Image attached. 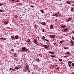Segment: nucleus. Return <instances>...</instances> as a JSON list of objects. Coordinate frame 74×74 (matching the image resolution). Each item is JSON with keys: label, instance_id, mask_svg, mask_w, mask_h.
<instances>
[{"label": "nucleus", "instance_id": "f257e3e1", "mask_svg": "<svg viewBox=\"0 0 74 74\" xmlns=\"http://www.w3.org/2000/svg\"><path fill=\"white\" fill-rule=\"evenodd\" d=\"M21 49L23 51H28V49H27L25 47H22Z\"/></svg>", "mask_w": 74, "mask_h": 74}, {"label": "nucleus", "instance_id": "f03ea898", "mask_svg": "<svg viewBox=\"0 0 74 74\" xmlns=\"http://www.w3.org/2000/svg\"><path fill=\"white\" fill-rule=\"evenodd\" d=\"M29 69V67L28 65H26L25 66V71H24L25 72H26V71H27V70H28Z\"/></svg>", "mask_w": 74, "mask_h": 74}, {"label": "nucleus", "instance_id": "7ed1b4c3", "mask_svg": "<svg viewBox=\"0 0 74 74\" xmlns=\"http://www.w3.org/2000/svg\"><path fill=\"white\" fill-rule=\"evenodd\" d=\"M42 45H43V47H45V48L46 49H47V48H48V47H49V45L48 46L47 45H44L43 44H42Z\"/></svg>", "mask_w": 74, "mask_h": 74}, {"label": "nucleus", "instance_id": "20e7f679", "mask_svg": "<svg viewBox=\"0 0 74 74\" xmlns=\"http://www.w3.org/2000/svg\"><path fill=\"white\" fill-rule=\"evenodd\" d=\"M49 37H50L51 38H53L55 37V35H50Z\"/></svg>", "mask_w": 74, "mask_h": 74}, {"label": "nucleus", "instance_id": "39448f33", "mask_svg": "<svg viewBox=\"0 0 74 74\" xmlns=\"http://www.w3.org/2000/svg\"><path fill=\"white\" fill-rule=\"evenodd\" d=\"M53 44L55 47H58V44H56V42H54L53 43Z\"/></svg>", "mask_w": 74, "mask_h": 74}, {"label": "nucleus", "instance_id": "423d86ee", "mask_svg": "<svg viewBox=\"0 0 74 74\" xmlns=\"http://www.w3.org/2000/svg\"><path fill=\"white\" fill-rule=\"evenodd\" d=\"M15 38L16 40H18V39L19 38V36H18L17 35H16L15 36Z\"/></svg>", "mask_w": 74, "mask_h": 74}, {"label": "nucleus", "instance_id": "0eeeda50", "mask_svg": "<svg viewBox=\"0 0 74 74\" xmlns=\"http://www.w3.org/2000/svg\"><path fill=\"white\" fill-rule=\"evenodd\" d=\"M8 21H5L4 23V25H8Z\"/></svg>", "mask_w": 74, "mask_h": 74}, {"label": "nucleus", "instance_id": "6e6552de", "mask_svg": "<svg viewBox=\"0 0 74 74\" xmlns=\"http://www.w3.org/2000/svg\"><path fill=\"white\" fill-rule=\"evenodd\" d=\"M70 42H71L72 45H74V41H73V40H71Z\"/></svg>", "mask_w": 74, "mask_h": 74}, {"label": "nucleus", "instance_id": "1a4fd4ad", "mask_svg": "<svg viewBox=\"0 0 74 74\" xmlns=\"http://www.w3.org/2000/svg\"><path fill=\"white\" fill-rule=\"evenodd\" d=\"M72 20V19H71V18H69L68 20L66 21V22H70V21H71Z\"/></svg>", "mask_w": 74, "mask_h": 74}, {"label": "nucleus", "instance_id": "9d476101", "mask_svg": "<svg viewBox=\"0 0 74 74\" xmlns=\"http://www.w3.org/2000/svg\"><path fill=\"white\" fill-rule=\"evenodd\" d=\"M41 25H45V23L44 22H42L41 23Z\"/></svg>", "mask_w": 74, "mask_h": 74}, {"label": "nucleus", "instance_id": "9b49d317", "mask_svg": "<svg viewBox=\"0 0 74 74\" xmlns=\"http://www.w3.org/2000/svg\"><path fill=\"white\" fill-rule=\"evenodd\" d=\"M11 38L12 39V40H14L15 39V37L14 36H11Z\"/></svg>", "mask_w": 74, "mask_h": 74}, {"label": "nucleus", "instance_id": "f8f14e48", "mask_svg": "<svg viewBox=\"0 0 74 74\" xmlns=\"http://www.w3.org/2000/svg\"><path fill=\"white\" fill-rule=\"evenodd\" d=\"M30 41H31L30 40V39H28V40H27V43L28 44H29Z\"/></svg>", "mask_w": 74, "mask_h": 74}, {"label": "nucleus", "instance_id": "ddd939ff", "mask_svg": "<svg viewBox=\"0 0 74 74\" xmlns=\"http://www.w3.org/2000/svg\"><path fill=\"white\" fill-rule=\"evenodd\" d=\"M49 53H51V54L52 55H53V54H55V53L54 52H52L51 51H49Z\"/></svg>", "mask_w": 74, "mask_h": 74}, {"label": "nucleus", "instance_id": "4468645a", "mask_svg": "<svg viewBox=\"0 0 74 74\" xmlns=\"http://www.w3.org/2000/svg\"><path fill=\"white\" fill-rule=\"evenodd\" d=\"M34 42L35 43V44H36L37 43V42L36 39H34Z\"/></svg>", "mask_w": 74, "mask_h": 74}, {"label": "nucleus", "instance_id": "2eb2a0df", "mask_svg": "<svg viewBox=\"0 0 74 74\" xmlns=\"http://www.w3.org/2000/svg\"><path fill=\"white\" fill-rule=\"evenodd\" d=\"M66 3H67V4H71V2L70 1H67L66 2Z\"/></svg>", "mask_w": 74, "mask_h": 74}, {"label": "nucleus", "instance_id": "dca6fc26", "mask_svg": "<svg viewBox=\"0 0 74 74\" xmlns=\"http://www.w3.org/2000/svg\"><path fill=\"white\" fill-rule=\"evenodd\" d=\"M53 27V25H50V29H52V27Z\"/></svg>", "mask_w": 74, "mask_h": 74}, {"label": "nucleus", "instance_id": "f3484780", "mask_svg": "<svg viewBox=\"0 0 74 74\" xmlns=\"http://www.w3.org/2000/svg\"><path fill=\"white\" fill-rule=\"evenodd\" d=\"M14 18H17L18 16L17 15H15L14 16Z\"/></svg>", "mask_w": 74, "mask_h": 74}, {"label": "nucleus", "instance_id": "a211bd4d", "mask_svg": "<svg viewBox=\"0 0 74 74\" xmlns=\"http://www.w3.org/2000/svg\"><path fill=\"white\" fill-rule=\"evenodd\" d=\"M67 30L68 29H67V28H65L64 29V32H66V31H67Z\"/></svg>", "mask_w": 74, "mask_h": 74}, {"label": "nucleus", "instance_id": "6ab92c4d", "mask_svg": "<svg viewBox=\"0 0 74 74\" xmlns=\"http://www.w3.org/2000/svg\"><path fill=\"white\" fill-rule=\"evenodd\" d=\"M36 60L38 63H39V62H40V60L39 59H37Z\"/></svg>", "mask_w": 74, "mask_h": 74}, {"label": "nucleus", "instance_id": "aec40b11", "mask_svg": "<svg viewBox=\"0 0 74 74\" xmlns=\"http://www.w3.org/2000/svg\"><path fill=\"white\" fill-rule=\"evenodd\" d=\"M74 8H71V12H73V10H74Z\"/></svg>", "mask_w": 74, "mask_h": 74}, {"label": "nucleus", "instance_id": "412c9836", "mask_svg": "<svg viewBox=\"0 0 74 74\" xmlns=\"http://www.w3.org/2000/svg\"><path fill=\"white\" fill-rule=\"evenodd\" d=\"M45 40H46V41L47 42H49V40H48V39H44L43 40L44 41H45Z\"/></svg>", "mask_w": 74, "mask_h": 74}, {"label": "nucleus", "instance_id": "4be33fe9", "mask_svg": "<svg viewBox=\"0 0 74 74\" xmlns=\"http://www.w3.org/2000/svg\"><path fill=\"white\" fill-rule=\"evenodd\" d=\"M66 26V25H62L61 26V27L62 28H64Z\"/></svg>", "mask_w": 74, "mask_h": 74}, {"label": "nucleus", "instance_id": "5701e85b", "mask_svg": "<svg viewBox=\"0 0 74 74\" xmlns=\"http://www.w3.org/2000/svg\"><path fill=\"white\" fill-rule=\"evenodd\" d=\"M64 49H69V47H64Z\"/></svg>", "mask_w": 74, "mask_h": 74}, {"label": "nucleus", "instance_id": "b1692460", "mask_svg": "<svg viewBox=\"0 0 74 74\" xmlns=\"http://www.w3.org/2000/svg\"><path fill=\"white\" fill-rule=\"evenodd\" d=\"M40 11H41V12H42V14H43V13H44V10H41Z\"/></svg>", "mask_w": 74, "mask_h": 74}, {"label": "nucleus", "instance_id": "393cba45", "mask_svg": "<svg viewBox=\"0 0 74 74\" xmlns=\"http://www.w3.org/2000/svg\"><path fill=\"white\" fill-rule=\"evenodd\" d=\"M50 56L51 58H55V56H53V55H51Z\"/></svg>", "mask_w": 74, "mask_h": 74}, {"label": "nucleus", "instance_id": "a878e982", "mask_svg": "<svg viewBox=\"0 0 74 74\" xmlns=\"http://www.w3.org/2000/svg\"><path fill=\"white\" fill-rule=\"evenodd\" d=\"M68 64L69 65V67L71 68V64Z\"/></svg>", "mask_w": 74, "mask_h": 74}, {"label": "nucleus", "instance_id": "bb28decb", "mask_svg": "<svg viewBox=\"0 0 74 74\" xmlns=\"http://www.w3.org/2000/svg\"><path fill=\"white\" fill-rule=\"evenodd\" d=\"M15 69H16V70H18V69H19V68L17 67L15 68Z\"/></svg>", "mask_w": 74, "mask_h": 74}, {"label": "nucleus", "instance_id": "cd10ccee", "mask_svg": "<svg viewBox=\"0 0 74 74\" xmlns=\"http://www.w3.org/2000/svg\"><path fill=\"white\" fill-rule=\"evenodd\" d=\"M58 16V14H53V16Z\"/></svg>", "mask_w": 74, "mask_h": 74}, {"label": "nucleus", "instance_id": "c85d7f7f", "mask_svg": "<svg viewBox=\"0 0 74 74\" xmlns=\"http://www.w3.org/2000/svg\"><path fill=\"white\" fill-rule=\"evenodd\" d=\"M69 63V64H71L72 63V62H71V61H69L68 62Z\"/></svg>", "mask_w": 74, "mask_h": 74}, {"label": "nucleus", "instance_id": "c756f323", "mask_svg": "<svg viewBox=\"0 0 74 74\" xmlns=\"http://www.w3.org/2000/svg\"><path fill=\"white\" fill-rule=\"evenodd\" d=\"M66 53L67 55H69V54H70V52L69 51H67Z\"/></svg>", "mask_w": 74, "mask_h": 74}, {"label": "nucleus", "instance_id": "7c9ffc66", "mask_svg": "<svg viewBox=\"0 0 74 74\" xmlns=\"http://www.w3.org/2000/svg\"><path fill=\"white\" fill-rule=\"evenodd\" d=\"M4 5V4L1 3H0V6H1V5Z\"/></svg>", "mask_w": 74, "mask_h": 74}, {"label": "nucleus", "instance_id": "2f4dec72", "mask_svg": "<svg viewBox=\"0 0 74 74\" xmlns=\"http://www.w3.org/2000/svg\"><path fill=\"white\" fill-rule=\"evenodd\" d=\"M59 61L60 62H62V59L60 58L59 59Z\"/></svg>", "mask_w": 74, "mask_h": 74}, {"label": "nucleus", "instance_id": "473e14b6", "mask_svg": "<svg viewBox=\"0 0 74 74\" xmlns=\"http://www.w3.org/2000/svg\"><path fill=\"white\" fill-rule=\"evenodd\" d=\"M4 11V10H2L0 9V12H3Z\"/></svg>", "mask_w": 74, "mask_h": 74}, {"label": "nucleus", "instance_id": "72a5a7b5", "mask_svg": "<svg viewBox=\"0 0 74 74\" xmlns=\"http://www.w3.org/2000/svg\"><path fill=\"white\" fill-rule=\"evenodd\" d=\"M62 42H64V41L63 40L61 41L60 42V43H62Z\"/></svg>", "mask_w": 74, "mask_h": 74}, {"label": "nucleus", "instance_id": "f704fd0d", "mask_svg": "<svg viewBox=\"0 0 74 74\" xmlns=\"http://www.w3.org/2000/svg\"><path fill=\"white\" fill-rule=\"evenodd\" d=\"M59 67H57L55 69V70H59Z\"/></svg>", "mask_w": 74, "mask_h": 74}, {"label": "nucleus", "instance_id": "c9c22d12", "mask_svg": "<svg viewBox=\"0 0 74 74\" xmlns=\"http://www.w3.org/2000/svg\"><path fill=\"white\" fill-rule=\"evenodd\" d=\"M42 31L43 32H45V29H42Z\"/></svg>", "mask_w": 74, "mask_h": 74}, {"label": "nucleus", "instance_id": "e433bc0d", "mask_svg": "<svg viewBox=\"0 0 74 74\" xmlns=\"http://www.w3.org/2000/svg\"><path fill=\"white\" fill-rule=\"evenodd\" d=\"M74 66V63H72V66Z\"/></svg>", "mask_w": 74, "mask_h": 74}, {"label": "nucleus", "instance_id": "4c0bfd02", "mask_svg": "<svg viewBox=\"0 0 74 74\" xmlns=\"http://www.w3.org/2000/svg\"><path fill=\"white\" fill-rule=\"evenodd\" d=\"M45 37L44 36H43V37H42V39L43 40V39H45Z\"/></svg>", "mask_w": 74, "mask_h": 74}, {"label": "nucleus", "instance_id": "58836bf2", "mask_svg": "<svg viewBox=\"0 0 74 74\" xmlns=\"http://www.w3.org/2000/svg\"><path fill=\"white\" fill-rule=\"evenodd\" d=\"M14 56H15V57H16V53H15L14 54Z\"/></svg>", "mask_w": 74, "mask_h": 74}, {"label": "nucleus", "instance_id": "ea45409f", "mask_svg": "<svg viewBox=\"0 0 74 74\" xmlns=\"http://www.w3.org/2000/svg\"><path fill=\"white\" fill-rule=\"evenodd\" d=\"M64 58H67V56H64Z\"/></svg>", "mask_w": 74, "mask_h": 74}, {"label": "nucleus", "instance_id": "a19ab883", "mask_svg": "<svg viewBox=\"0 0 74 74\" xmlns=\"http://www.w3.org/2000/svg\"><path fill=\"white\" fill-rule=\"evenodd\" d=\"M27 70V71L29 72V73H30V71L29 70Z\"/></svg>", "mask_w": 74, "mask_h": 74}, {"label": "nucleus", "instance_id": "79ce46f5", "mask_svg": "<svg viewBox=\"0 0 74 74\" xmlns=\"http://www.w3.org/2000/svg\"><path fill=\"white\" fill-rule=\"evenodd\" d=\"M31 7H33V8H34V6L33 5H32L31 6Z\"/></svg>", "mask_w": 74, "mask_h": 74}, {"label": "nucleus", "instance_id": "37998d69", "mask_svg": "<svg viewBox=\"0 0 74 74\" xmlns=\"http://www.w3.org/2000/svg\"><path fill=\"white\" fill-rule=\"evenodd\" d=\"M72 33H74V30L72 32Z\"/></svg>", "mask_w": 74, "mask_h": 74}, {"label": "nucleus", "instance_id": "c03bdc74", "mask_svg": "<svg viewBox=\"0 0 74 74\" xmlns=\"http://www.w3.org/2000/svg\"><path fill=\"white\" fill-rule=\"evenodd\" d=\"M37 38H38V40H39V36H38Z\"/></svg>", "mask_w": 74, "mask_h": 74}, {"label": "nucleus", "instance_id": "a18cd8bd", "mask_svg": "<svg viewBox=\"0 0 74 74\" xmlns=\"http://www.w3.org/2000/svg\"><path fill=\"white\" fill-rule=\"evenodd\" d=\"M3 40H6V39L5 38H3Z\"/></svg>", "mask_w": 74, "mask_h": 74}, {"label": "nucleus", "instance_id": "49530a36", "mask_svg": "<svg viewBox=\"0 0 74 74\" xmlns=\"http://www.w3.org/2000/svg\"><path fill=\"white\" fill-rule=\"evenodd\" d=\"M72 40H74V37H72Z\"/></svg>", "mask_w": 74, "mask_h": 74}, {"label": "nucleus", "instance_id": "de8ad7c7", "mask_svg": "<svg viewBox=\"0 0 74 74\" xmlns=\"http://www.w3.org/2000/svg\"><path fill=\"white\" fill-rule=\"evenodd\" d=\"M36 44V45H38V43H37V42L36 43H35Z\"/></svg>", "mask_w": 74, "mask_h": 74}, {"label": "nucleus", "instance_id": "09e8293b", "mask_svg": "<svg viewBox=\"0 0 74 74\" xmlns=\"http://www.w3.org/2000/svg\"><path fill=\"white\" fill-rule=\"evenodd\" d=\"M0 39H3V38H0Z\"/></svg>", "mask_w": 74, "mask_h": 74}, {"label": "nucleus", "instance_id": "8fccbe9b", "mask_svg": "<svg viewBox=\"0 0 74 74\" xmlns=\"http://www.w3.org/2000/svg\"><path fill=\"white\" fill-rule=\"evenodd\" d=\"M11 1H15V0H11Z\"/></svg>", "mask_w": 74, "mask_h": 74}, {"label": "nucleus", "instance_id": "3c124183", "mask_svg": "<svg viewBox=\"0 0 74 74\" xmlns=\"http://www.w3.org/2000/svg\"><path fill=\"white\" fill-rule=\"evenodd\" d=\"M72 6H74V4H72Z\"/></svg>", "mask_w": 74, "mask_h": 74}, {"label": "nucleus", "instance_id": "603ef678", "mask_svg": "<svg viewBox=\"0 0 74 74\" xmlns=\"http://www.w3.org/2000/svg\"><path fill=\"white\" fill-rule=\"evenodd\" d=\"M60 64H63V63L61 62V63H60Z\"/></svg>", "mask_w": 74, "mask_h": 74}, {"label": "nucleus", "instance_id": "864d4df0", "mask_svg": "<svg viewBox=\"0 0 74 74\" xmlns=\"http://www.w3.org/2000/svg\"><path fill=\"white\" fill-rule=\"evenodd\" d=\"M12 70H13V71H15V69H13Z\"/></svg>", "mask_w": 74, "mask_h": 74}, {"label": "nucleus", "instance_id": "5fc2aeb1", "mask_svg": "<svg viewBox=\"0 0 74 74\" xmlns=\"http://www.w3.org/2000/svg\"><path fill=\"white\" fill-rule=\"evenodd\" d=\"M55 21H57V19H56Z\"/></svg>", "mask_w": 74, "mask_h": 74}, {"label": "nucleus", "instance_id": "6e6d98bb", "mask_svg": "<svg viewBox=\"0 0 74 74\" xmlns=\"http://www.w3.org/2000/svg\"><path fill=\"white\" fill-rule=\"evenodd\" d=\"M11 68L9 69V70H11Z\"/></svg>", "mask_w": 74, "mask_h": 74}, {"label": "nucleus", "instance_id": "4d7b16f0", "mask_svg": "<svg viewBox=\"0 0 74 74\" xmlns=\"http://www.w3.org/2000/svg\"><path fill=\"white\" fill-rule=\"evenodd\" d=\"M72 74H74V72H73Z\"/></svg>", "mask_w": 74, "mask_h": 74}, {"label": "nucleus", "instance_id": "13d9d810", "mask_svg": "<svg viewBox=\"0 0 74 74\" xmlns=\"http://www.w3.org/2000/svg\"><path fill=\"white\" fill-rule=\"evenodd\" d=\"M25 42H27V40H25Z\"/></svg>", "mask_w": 74, "mask_h": 74}, {"label": "nucleus", "instance_id": "bf43d9fd", "mask_svg": "<svg viewBox=\"0 0 74 74\" xmlns=\"http://www.w3.org/2000/svg\"><path fill=\"white\" fill-rule=\"evenodd\" d=\"M17 1H18V2H19V1H18V0H17Z\"/></svg>", "mask_w": 74, "mask_h": 74}, {"label": "nucleus", "instance_id": "052dcab7", "mask_svg": "<svg viewBox=\"0 0 74 74\" xmlns=\"http://www.w3.org/2000/svg\"><path fill=\"white\" fill-rule=\"evenodd\" d=\"M13 49H12V51H13Z\"/></svg>", "mask_w": 74, "mask_h": 74}, {"label": "nucleus", "instance_id": "680f3d73", "mask_svg": "<svg viewBox=\"0 0 74 74\" xmlns=\"http://www.w3.org/2000/svg\"><path fill=\"white\" fill-rule=\"evenodd\" d=\"M40 44L41 45H42V44H41V43H40Z\"/></svg>", "mask_w": 74, "mask_h": 74}, {"label": "nucleus", "instance_id": "e2e57ef3", "mask_svg": "<svg viewBox=\"0 0 74 74\" xmlns=\"http://www.w3.org/2000/svg\"><path fill=\"white\" fill-rule=\"evenodd\" d=\"M73 18H74V15H73Z\"/></svg>", "mask_w": 74, "mask_h": 74}]
</instances>
